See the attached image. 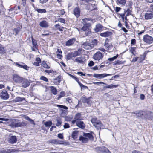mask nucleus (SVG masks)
<instances>
[{
  "label": "nucleus",
  "instance_id": "1",
  "mask_svg": "<svg viewBox=\"0 0 153 153\" xmlns=\"http://www.w3.org/2000/svg\"><path fill=\"white\" fill-rule=\"evenodd\" d=\"M88 138L91 141L94 140V137L93 135L89 133H84L83 136H80L79 137V140L82 141L83 143H86L88 140Z\"/></svg>",
  "mask_w": 153,
  "mask_h": 153
},
{
  "label": "nucleus",
  "instance_id": "2",
  "mask_svg": "<svg viewBox=\"0 0 153 153\" xmlns=\"http://www.w3.org/2000/svg\"><path fill=\"white\" fill-rule=\"evenodd\" d=\"M75 73L80 76H93L92 74L86 73L84 74L83 72H77L76 73ZM111 74H94L93 75V76H111Z\"/></svg>",
  "mask_w": 153,
  "mask_h": 153
},
{
  "label": "nucleus",
  "instance_id": "3",
  "mask_svg": "<svg viewBox=\"0 0 153 153\" xmlns=\"http://www.w3.org/2000/svg\"><path fill=\"white\" fill-rule=\"evenodd\" d=\"M95 149L98 153H111L107 148L104 146H98Z\"/></svg>",
  "mask_w": 153,
  "mask_h": 153
},
{
  "label": "nucleus",
  "instance_id": "4",
  "mask_svg": "<svg viewBox=\"0 0 153 153\" xmlns=\"http://www.w3.org/2000/svg\"><path fill=\"white\" fill-rule=\"evenodd\" d=\"M84 25L81 29V31H85V35L87 36L91 33V30L89 29V27L91 26L90 23L87 24H83Z\"/></svg>",
  "mask_w": 153,
  "mask_h": 153
},
{
  "label": "nucleus",
  "instance_id": "5",
  "mask_svg": "<svg viewBox=\"0 0 153 153\" xmlns=\"http://www.w3.org/2000/svg\"><path fill=\"white\" fill-rule=\"evenodd\" d=\"M81 46L86 50L91 49L93 48V45L91 42H82L81 43Z\"/></svg>",
  "mask_w": 153,
  "mask_h": 153
},
{
  "label": "nucleus",
  "instance_id": "6",
  "mask_svg": "<svg viewBox=\"0 0 153 153\" xmlns=\"http://www.w3.org/2000/svg\"><path fill=\"white\" fill-rule=\"evenodd\" d=\"M143 40L145 42L148 44H150L153 43V38L147 34L143 36Z\"/></svg>",
  "mask_w": 153,
  "mask_h": 153
},
{
  "label": "nucleus",
  "instance_id": "7",
  "mask_svg": "<svg viewBox=\"0 0 153 153\" xmlns=\"http://www.w3.org/2000/svg\"><path fill=\"white\" fill-rule=\"evenodd\" d=\"M108 42L109 39L108 38H106L104 46L107 48L108 50L110 52H112L114 50V47H113L111 44L108 43Z\"/></svg>",
  "mask_w": 153,
  "mask_h": 153
},
{
  "label": "nucleus",
  "instance_id": "8",
  "mask_svg": "<svg viewBox=\"0 0 153 153\" xmlns=\"http://www.w3.org/2000/svg\"><path fill=\"white\" fill-rule=\"evenodd\" d=\"M103 57V54L100 51H98L93 56V58L96 60H99Z\"/></svg>",
  "mask_w": 153,
  "mask_h": 153
},
{
  "label": "nucleus",
  "instance_id": "9",
  "mask_svg": "<svg viewBox=\"0 0 153 153\" xmlns=\"http://www.w3.org/2000/svg\"><path fill=\"white\" fill-rule=\"evenodd\" d=\"M106 28V27H103L100 24H98L96 25L94 30L95 33H97L99 32H101L105 30Z\"/></svg>",
  "mask_w": 153,
  "mask_h": 153
},
{
  "label": "nucleus",
  "instance_id": "10",
  "mask_svg": "<svg viewBox=\"0 0 153 153\" xmlns=\"http://www.w3.org/2000/svg\"><path fill=\"white\" fill-rule=\"evenodd\" d=\"M17 138L15 136H10L8 138V143L11 144H14L16 143L17 141Z\"/></svg>",
  "mask_w": 153,
  "mask_h": 153
},
{
  "label": "nucleus",
  "instance_id": "11",
  "mask_svg": "<svg viewBox=\"0 0 153 153\" xmlns=\"http://www.w3.org/2000/svg\"><path fill=\"white\" fill-rule=\"evenodd\" d=\"M14 64H15L16 66L18 67L23 68L25 70H27V68H28L26 65L22 62H14Z\"/></svg>",
  "mask_w": 153,
  "mask_h": 153
},
{
  "label": "nucleus",
  "instance_id": "12",
  "mask_svg": "<svg viewBox=\"0 0 153 153\" xmlns=\"http://www.w3.org/2000/svg\"><path fill=\"white\" fill-rule=\"evenodd\" d=\"M0 97L4 100H7L9 98V95L6 91H3L0 93Z\"/></svg>",
  "mask_w": 153,
  "mask_h": 153
},
{
  "label": "nucleus",
  "instance_id": "13",
  "mask_svg": "<svg viewBox=\"0 0 153 153\" xmlns=\"http://www.w3.org/2000/svg\"><path fill=\"white\" fill-rule=\"evenodd\" d=\"M49 142L51 143L55 144H64V141L59 140L57 139H51L49 141Z\"/></svg>",
  "mask_w": 153,
  "mask_h": 153
},
{
  "label": "nucleus",
  "instance_id": "14",
  "mask_svg": "<svg viewBox=\"0 0 153 153\" xmlns=\"http://www.w3.org/2000/svg\"><path fill=\"white\" fill-rule=\"evenodd\" d=\"M145 18L146 19H149L153 18V12L148 11L145 15Z\"/></svg>",
  "mask_w": 153,
  "mask_h": 153
},
{
  "label": "nucleus",
  "instance_id": "15",
  "mask_svg": "<svg viewBox=\"0 0 153 153\" xmlns=\"http://www.w3.org/2000/svg\"><path fill=\"white\" fill-rule=\"evenodd\" d=\"M80 9L76 7L74 9L73 14L77 18H78L80 16Z\"/></svg>",
  "mask_w": 153,
  "mask_h": 153
},
{
  "label": "nucleus",
  "instance_id": "16",
  "mask_svg": "<svg viewBox=\"0 0 153 153\" xmlns=\"http://www.w3.org/2000/svg\"><path fill=\"white\" fill-rule=\"evenodd\" d=\"M21 83L22 87L26 88L30 84V82L27 79L22 78Z\"/></svg>",
  "mask_w": 153,
  "mask_h": 153
},
{
  "label": "nucleus",
  "instance_id": "17",
  "mask_svg": "<svg viewBox=\"0 0 153 153\" xmlns=\"http://www.w3.org/2000/svg\"><path fill=\"white\" fill-rule=\"evenodd\" d=\"M40 27L43 28H47L49 26L48 22L46 20L41 21L39 23Z\"/></svg>",
  "mask_w": 153,
  "mask_h": 153
},
{
  "label": "nucleus",
  "instance_id": "18",
  "mask_svg": "<svg viewBox=\"0 0 153 153\" xmlns=\"http://www.w3.org/2000/svg\"><path fill=\"white\" fill-rule=\"evenodd\" d=\"M91 122L92 123L93 125L96 128V126H97L99 124V123L100 121L97 119L96 117L92 118L91 120Z\"/></svg>",
  "mask_w": 153,
  "mask_h": 153
},
{
  "label": "nucleus",
  "instance_id": "19",
  "mask_svg": "<svg viewBox=\"0 0 153 153\" xmlns=\"http://www.w3.org/2000/svg\"><path fill=\"white\" fill-rule=\"evenodd\" d=\"M112 32L106 31L105 32L101 33L100 35L101 37H106L110 36L112 35Z\"/></svg>",
  "mask_w": 153,
  "mask_h": 153
},
{
  "label": "nucleus",
  "instance_id": "20",
  "mask_svg": "<svg viewBox=\"0 0 153 153\" xmlns=\"http://www.w3.org/2000/svg\"><path fill=\"white\" fill-rule=\"evenodd\" d=\"M76 126L82 129L84 128L85 127V124L82 121L78 120L76 122Z\"/></svg>",
  "mask_w": 153,
  "mask_h": 153
},
{
  "label": "nucleus",
  "instance_id": "21",
  "mask_svg": "<svg viewBox=\"0 0 153 153\" xmlns=\"http://www.w3.org/2000/svg\"><path fill=\"white\" fill-rule=\"evenodd\" d=\"M27 125V123L25 122H21L20 121L17 119V121L16 123V127H22L23 126H25Z\"/></svg>",
  "mask_w": 153,
  "mask_h": 153
},
{
  "label": "nucleus",
  "instance_id": "22",
  "mask_svg": "<svg viewBox=\"0 0 153 153\" xmlns=\"http://www.w3.org/2000/svg\"><path fill=\"white\" fill-rule=\"evenodd\" d=\"M82 50L81 49H79L77 51H76L73 52L74 57L80 56L82 54Z\"/></svg>",
  "mask_w": 153,
  "mask_h": 153
},
{
  "label": "nucleus",
  "instance_id": "23",
  "mask_svg": "<svg viewBox=\"0 0 153 153\" xmlns=\"http://www.w3.org/2000/svg\"><path fill=\"white\" fill-rule=\"evenodd\" d=\"M76 41V39L75 38H73L71 39L68 40L66 42V46H69L73 44Z\"/></svg>",
  "mask_w": 153,
  "mask_h": 153
},
{
  "label": "nucleus",
  "instance_id": "24",
  "mask_svg": "<svg viewBox=\"0 0 153 153\" xmlns=\"http://www.w3.org/2000/svg\"><path fill=\"white\" fill-rule=\"evenodd\" d=\"M146 118L149 120L153 118V112L149 111H146Z\"/></svg>",
  "mask_w": 153,
  "mask_h": 153
},
{
  "label": "nucleus",
  "instance_id": "25",
  "mask_svg": "<svg viewBox=\"0 0 153 153\" xmlns=\"http://www.w3.org/2000/svg\"><path fill=\"white\" fill-rule=\"evenodd\" d=\"M142 110L137 111L135 112L131 113L132 114H134L136 115V117L137 118H139L141 117Z\"/></svg>",
  "mask_w": 153,
  "mask_h": 153
},
{
  "label": "nucleus",
  "instance_id": "26",
  "mask_svg": "<svg viewBox=\"0 0 153 153\" xmlns=\"http://www.w3.org/2000/svg\"><path fill=\"white\" fill-rule=\"evenodd\" d=\"M17 121V119L12 120L9 125L12 128H16Z\"/></svg>",
  "mask_w": 153,
  "mask_h": 153
},
{
  "label": "nucleus",
  "instance_id": "27",
  "mask_svg": "<svg viewBox=\"0 0 153 153\" xmlns=\"http://www.w3.org/2000/svg\"><path fill=\"white\" fill-rule=\"evenodd\" d=\"M23 78L22 77H13V79L16 82L21 83Z\"/></svg>",
  "mask_w": 153,
  "mask_h": 153
},
{
  "label": "nucleus",
  "instance_id": "28",
  "mask_svg": "<svg viewBox=\"0 0 153 153\" xmlns=\"http://www.w3.org/2000/svg\"><path fill=\"white\" fill-rule=\"evenodd\" d=\"M31 39L32 41V43L33 47H34L35 48L37 49L38 47V45L37 42V41L36 40H35L33 37H31Z\"/></svg>",
  "mask_w": 153,
  "mask_h": 153
},
{
  "label": "nucleus",
  "instance_id": "29",
  "mask_svg": "<svg viewBox=\"0 0 153 153\" xmlns=\"http://www.w3.org/2000/svg\"><path fill=\"white\" fill-rule=\"evenodd\" d=\"M83 59L82 57H77L75 59V61L78 63L82 64L84 63Z\"/></svg>",
  "mask_w": 153,
  "mask_h": 153
},
{
  "label": "nucleus",
  "instance_id": "30",
  "mask_svg": "<svg viewBox=\"0 0 153 153\" xmlns=\"http://www.w3.org/2000/svg\"><path fill=\"white\" fill-rule=\"evenodd\" d=\"M24 118L26 120L29 121L31 124L34 125H35V123H34V120L30 118L29 117L25 115L24 116Z\"/></svg>",
  "mask_w": 153,
  "mask_h": 153
},
{
  "label": "nucleus",
  "instance_id": "31",
  "mask_svg": "<svg viewBox=\"0 0 153 153\" xmlns=\"http://www.w3.org/2000/svg\"><path fill=\"white\" fill-rule=\"evenodd\" d=\"M117 3L118 5H124L126 2V0H117Z\"/></svg>",
  "mask_w": 153,
  "mask_h": 153
},
{
  "label": "nucleus",
  "instance_id": "32",
  "mask_svg": "<svg viewBox=\"0 0 153 153\" xmlns=\"http://www.w3.org/2000/svg\"><path fill=\"white\" fill-rule=\"evenodd\" d=\"M61 81L60 77H57L55 78L53 80V82L55 84L58 85Z\"/></svg>",
  "mask_w": 153,
  "mask_h": 153
},
{
  "label": "nucleus",
  "instance_id": "33",
  "mask_svg": "<svg viewBox=\"0 0 153 153\" xmlns=\"http://www.w3.org/2000/svg\"><path fill=\"white\" fill-rule=\"evenodd\" d=\"M146 111L142 110L141 117L142 119H146Z\"/></svg>",
  "mask_w": 153,
  "mask_h": 153
},
{
  "label": "nucleus",
  "instance_id": "34",
  "mask_svg": "<svg viewBox=\"0 0 153 153\" xmlns=\"http://www.w3.org/2000/svg\"><path fill=\"white\" fill-rule=\"evenodd\" d=\"M67 59L69 60L71 59L73 57H74L73 52H70L68 53L67 56Z\"/></svg>",
  "mask_w": 153,
  "mask_h": 153
},
{
  "label": "nucleus",
  "instance_id": "35",
  "mask_svg": "<svg viewBox=\"0 0 153 153\" xmlns=\"http://www.w3.org/2000/svg\"><path fill=\"white\" fill-rule=\"evenodd\" d=\"M52 124V123L51 121H49L45 122L44 123V125L46 127H50Z\"/></svg>",
  "mask_w": 153,
  "mask_h": 153
},
{
  "label": "nucleus",
  "instance_id": "36",
  "mask_svg": "<svg viewBox=\"0 0 153 153\" xmlns=\"http://www.w3.org/2000/svg\"><path fill=\"white\" fill-rule=\"evenodd\" d=\"M51 89L52 93L54 95H56L57 93V90L56 88L53 86H51L50 87Z\"/></svg>",
  "mask_w": 153,
  "mask_h": 153
},
{
  "label": "nucleus",
  "instance_id": "37",
  "mask_svg": "<svg viewBox=\"0 0 153 153\" xmlns=\"http://www.w3.org/2000/svg\"><path fill=\"white\" fill-rule=\"evenodd\" d=\"M36 10L39 13H46V11L45 9H38L36 8Z\"/></svg>",
  "mask_w": 153,
  "mask_h": 153
},
{
  "label": "nucleus",
  "instance_id": "38",
  "mask_svg": "<svg viewBox=\"0 0 153 153\" xmlns=\"http://www.w3.org/2000/svg\"><path fill=\"white\" fill-rule=\"evenodd\" d=\"M104 126L103 125V124L101 123L100 121L99 124L97 125V126H96V129L97 130L99 129L100 128H104Z\"/></svg>",
  "mask_w": 153,
  "mask_h": 153
},
{
  "label": "nucleus",
  "instance_id": "39",
  "mask_svg": "<svg viewBox=\"0 0 153 153\" xmlns=\"http://www.w3.org/2000/svg\"><path fill=\"white\" fill-rule=\"evenodd\" d=\"M118 86L117 85H114L113 84L107 85L105 87L108 88L113 89L116 88Z\"/></svg>",
  "mask_w": 153,
  "mask_h": 153
},
{
  "label": "nucleus",
  "instance_id": "40",
  "mask_svg": "<svg viewBox=\"0 0 153 153\" xmlns=\"http://www.w3.org/2000/svg\"><path fill=\"white\" fill-rule=\"evenodd\" d=\"M42 65L44 68L47 69H49L50 68V67L48 65L45 61H43L42 62Z\"/></svg>",
  "mask_w": 153,
  "mask_h": 153
},
{
  "label": "nucleus",
  "instance_id": "41",
  "mask_svg": "<svg viewBox=\"0 0 153 153\" xmlns=\"http://www.w3.org/2000/svg\"><path fill=\"white\" fill-rule=\"evenodd\" d=\"M91 21V18H84L82 19L83 24H87L88 23H87V22Z\"/></svg>",
  "mask_w": 153,
  "mask_h": 153
},
{
  "label": "nucleus",
  "instance_id": "42",
  "mask_svg": "<svg viewBox=\"0 0 153 153\" xmlns=\"http://www.w3.org/2000/svg\"><path fill=\"white\" fill-rule=\"evenodd\" d=\"M72 77L75 80L78 82V83L79 84V85L81 87H86V88L87 87V86H85L84 85H83V84H82L79 81V80L76 78V77Z\"/></svg>",
  "mask_w": 153,
  "mask_h": 153
},
{
  "label": "nucleus",
  "instance_id": "43",
  "mask_svg": "<svg viewBox=\"0 0 153 153\" xmlns=\"http://www.w3.org/2000/svg\"><path fill=\"white\" fill-rule=\"evenodd\" d=\"M81 114L80 113L76 114L74 117V119L76 120H79L80 119Z\"/></svg>",
  "mask_w": 153,
  "mask_h": 153
},
{
  "label": "nucleus",
  "instance_id": "44",
  "mask_svg": "<svg viewBox=\"0 0 153 153\" xmlns=\"http://www.w3.org/2000/svg\"><path fill=\"white\" fill-rule=\"evenodd\" d=\"M66 103L69 104H71L73 102V100L72 98L70 97H68L66 99Z\"/></svg>",
  "mask_w": 153,
  "mask_h": 153
},
{
  "label": "nucleus",
  "instance_id": "45",
  "mask_svg": "<svg viewBox=\"0 0 153 153\" xmlns=\"http://www.w3.org/2000/svg\"><path fill=\"white\" fill-rule=\"evenodd\" d=\"M78 132L77 131H74L73 132L72 134V137L74 139H75L77 138Z\"/></svg>",
  "mask_w": 153,
  "mask_h": 153
},
{
  "label": "nucleus",
  "instance_id": "46",
  "mask_svg": "<svg viewBox=\"0 0 153 153\" xmlns=\"http://www.w3.org/2000/svg\"><path fill=\"white\" fill-rule=\"evenodd\" d=\"M25 100V98L20 97H17L15 99V101L17 102L22 101Z\"/></svg>",
  "mask_w": 153,
  "mask_h": 153
},
{
  "label": "nucleus",
  "instance_id": "47",
  "mask_svg": "<svg viewBox=\"0 0 153 153\" xmlns=\"http://www.w3.org/2000/svg\"><path fill=\"white\" fill-rule=\"evenodd\" d=\"M65 93L64 91H62L60 92V94L58 95L57 99H59L61 97H64L65 95Z\"/></svg>",
  "mask_w": 153,
  "mask_h": 153
},
{
  "label": "nucleus",
  "instance_id": "48",
  "mask_svg": "<svg viewBox=\"0 0 153 153\" xmlns=\"http://www.w3.org/2000/svg\"><path fill=\"white\" fill-rule=\"evenodd\" d=\"M119 55L118 54H117L116 56L111 58H109L108 59V60L111 62L112 61L117 59L118 56Z\"/></svg>",
  "mask_w": 153,
  "mask_h": 153
},
{
  "label": "nucleus",
  "instance_id": "49",
  "mask_svg": "<svg viewBox=\"0 0 153 153\" xmlns=\"http://www.w3.org/2000/svg\"><path fill=\"white\" fill-rule=\"evenodd\" d=\"M135 47H131L129 49V51L133 55H135V54L134 53V52L135 51Z\"/></svg>",
  "mask_w": 153,
  "mask_h": 153
},
{
  "label": "nucleus",
  "instance_id": "50",
  "mask_svg": "<svg viewBox=\"0 0 153 153\" xmlns=\"http://www.w3.org/2000/svg\"><path fill=\"white\" fill-rule=\"evenodd\" d=\"M57 107L61 108H62L64 109L67 110L68 108L65 106L63 105H57Z\"/></svg>",
  "mask_w": 153,
  "mask_h": 153
},
{
  "label": "nucleus",
  "instance_id": "51",
  "mask_svg": "<svg viewBox=\"0 0 153 153\" xmlns=\"http://www.w3.org/2000/svg\"><path fill=\"white\" fill-rule=\"evenodd\" d=\"M85 103H86L89 106L91 105L92 101L91 100L90 98H87Z\"/></svg>",
  "mask_w": 153,
  "mask_h": 153
},
{
  "label": "nucleus",
  "instance_id": "52",
  "mask_svg": "<svg viewBox=\"0 0 153 153\" xmlns=\"http://www.w3.org/2000/svg\"><path fill=\"white\" fill-rule=\"evenodd\" d=\"M10 152L9 149H3L0 151V153H9Z\"/></svg>",
  "mask_w": 153,
  "mask_h": 153
},
{
  "label": "nucleus",
  "instance_id": "53",
  "mask_svg": "<svg viewBox=\"0 0 153 153\" xmlns=\"http://www.w3.org/2000/svg\"><path fill=\"white\" fill-rule=\"evenodd\" d=\"M58 22H60L61 23H63L64 24L65 23V20L64 19H63L62 18H59L58 19Z\"/></svg>",
  "mask_w": 153,
  "mask_h": 153
},
{
  "label": "nucleus",
  "instance_id": "54",
  "mask_svg": "<svg viewBox=\"0 0 153 153\" xmlns=\"http://www.w3.org/2000/svg\"><path fill=\"white\" fill-rule=\"evenodd\" d=\"M87 98L85 97H81L80 100L83 103H85Z\"/></svg>",
  "mask_w": 153,
  "mask_h": 153
},
{
  "label": "nucleus",
  "instance_id": "55",
  "mask_svg": "<svg viewBox=\"0 0 153 153\" xmlns=\"http://www.w3.org/2000/svg\"><path fill=\"white\" fill-rule=\"evenodd\" d=\"M97 40L96 39H94L92 42H91V44L93 45V48L96 45H97Z\"/></svg>",
  "mask_w": 153,
  "mask_h": 153
},
{
  "label": "nucleus",
  "instance_id": "56",
  "mask_svg": "<svg viewBox=\"0 0 153 153\" xmlns=\"http://www.w3.org/2000/svg\"><path fill=\"white\" fill-rule=\"evenodd\" d=\"M61 121L59 120H57V123L56 124V125L57 126H59L61 125Z\"/></svg>",
  "mask_w": 153,
  "mask_h": 153
},
{
  "label": "nucleus",
  "instance_id": "57",
  "mask_svg": "<svg viewBox=\"0 0 153 153\" xmlns=\"http://www.w3.org/2000/svg\"><path fill=\"white\" fill-rule=\"evenodd\" d=\"M63 127L64 128H68L70 127V125L68 124L65 123L63 126Z\"/></svg>",
  "mask_w": 153,
  "mask_h": 153
},
{
  "label": "nucleus",
  "instance_id": "58",
  "mask_svg": "<svg viewBox=\"0 0 153 153\" xmlns=\"http://www.w3.org/2000/svg\"><path fill=\"white\" fill-rule=\"evenodd\" d=\"M94 62L92 61H91L88 63V65L89 67H91L94 65Z\"/></svg>",
  "mask_w": 153,
  "mask_h": 153
},
{
  "label": "nucleus",
  "instance_id": "59",
  "mask_svg": "<svg viewBox=\"0 0 153 153\" xmlns=\"http://www.w3.org/2000/svg\"><path fill=\"white\" fill-rule=\"evenodd\" d=\"M40 79L46 82H48V79L46 77H40Z\"/></svg>",
  "mask_w": 153,
  "mask_h": 153
},
{
  "label": "nucleus",
  "instance_id": "60",
  "mask_svg": "<svg viewBox=\"0 0 153 153\" xmlns=\"http://www.w3.org/2000/svg\"><path fill=\"white\" fill-rule=\"evenodd\" d=\"M58 137L61 139H63V136L62 134L59 133L58 134Z\"/></svg>",
  "mask_w": 153,
  "mask_h": 153
},
{
  "label": "nucleus",
  "instance_id": "61",
  "mask_svg": "<svg viewBox=\"0 0 153 153\" xmlns=\"http://www.w3.org/2000/svg\"><path fill=\"white\" fill-rule=\"evenodd\" d=\"M72 117H69L68 116L66 117L65 118V119L66 121H69L72 119Z\"/></svg>",
  "mask_w": 153,
  "mask_h": 153
},
{
  "label": "nucleus",
  "instance_id": "62",
  "mask_svg": "<svg viewBox=\"0 0 153 153\" xmlns=\"http://www.w3.org/2000/svg\"><path fill=\"white\" fill-rule=\"evenodd\" d=\"M121 64V61L119 60H117L116 61H115L114 62V64L115 65H117V64Z\"/></svg>",
  "mask_w": 153,
  "mask_h": 153
},
{
  "label": "nucleus",
  "instance_id": "63",
  "mask_svg": "<svg viewBox=\"0 0 153 153\" xmlns=\"http://www.w3.org/2000/svg\"><path fill=\"white\" fill-rule=\"evenodd\" d=\"M91 68L92 69L94 70H99V66H97V65H96L94 67Z\"/></svg>",
  "mask_w": 153,
  "mask_h": 153
},
{
  "label": "nucleus",
  "instance_id": "64",
  "mask_svg": "<svg viewBox=\"0 0 153 153\" xmlns=\"http://www.w3.org/2000/svg\"><path fill=\"white\" fill-rule=\"evenodd\" d=\"M36 62H38L39 64L41 62V60L40 58L37 57L36 58Z\"/></svg>",
  "mask_w": 153,
  "mask_h": 153
}]
</instances>
